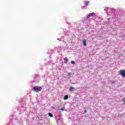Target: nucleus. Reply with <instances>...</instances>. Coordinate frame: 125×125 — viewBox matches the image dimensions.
<instances>
[{"label": "nucleus", "mask_w": 125, "mask_h": 125, "mask_svg": "<svg viewBox=\"0 0 125 125\" xmlns=\"http://www.w3.org/2000/svg\"><path fill=\"white\" fill-rule=\"evenodd\" d=\"M114 20H115V21H118V20H119V19L117 18H115Z\"/></svg>", "instance_id": "obj_13"}, {"label": "nucleus", "mask_w": 125, "mask_h": 125, "mask_svg": "<svg viewBox=\"0 0 125 125\" xmlns=\"http://www.w3.org/2000/svg\"><path fill=\"white\" fill-rule=\"evenodd\" d=\"M84 113H86V110H85L84 111Z\"/></svg>", "instance_id": "obj_16"}, {"label": "nucleus", "mask_w": 125, "mask_h": 125, "mask_svg": "<svg viewBox=\"0 0 125 125\" xmlns=\"http://www.w3.org/2000/svg\"><path fill=\"white\" fill-rule=\"evenodd\" d=\"M123 101L124 102V104H125V98L123 99Z\"/></svg>", "instance_id": "obj_14"}, {"label": "nucleus", "mask_w": 125, "mask_h": 125, "mask_svg": "<svg viewBox=\"0 0 125 125\" xmlns=\"http://www.w3.org/2000/svg\"><path fill=\"white\" fill-rule=\"evenodd\" d=\"M120 75L123 77V78L125 77V70H121L120 71Z\"/></svg>", "instance_id": "obj_2"}, {"label": "nucleus", "mask_w": 125, "mask_h": 125, "mask_svg": "<svg viewBox=\"0 0 125 125\" xmlns=\"http://www.w3.org/2000/svg\"><path fill=\"white\" fill-rule=\"evenodd\" d=\"M70 91H75V88L73 87H70L69 88Z\"/></svg>", "instance_id": "obj_5"}, {"label": "nucleus", "mask_w": 125, "mask_h": 125, "mask_svg": "<svg viewBox=\"0 0 125 125\" xmlns=\"http://www.w3.org/2000/svg\"><path fill=\"white\" fill-rule=\"evenodd\" d=\"M85 3L86 4V5H88V3H89V2L86 1L85 2Z\"/></svg>", "instance_id": "obj_12"}, {"label": "nucleus", "mask_w": 125, "mask_h": 125, "mask_svg": "<svg viewBox=\"0 0 125 125\" xmlns=\"http://www.w3.org/2000/svg\"><path fill=\"white\" fill-rule=\"evenodd\" d=\"M95 13L94 12L89 13L86 15V18L88 19L89 17H92V16H94Z\"/></svg>", "instance_id": "obj_3"}, {"label": "nucleus", "mask_w": 125, "mask_h": 125, "mask_svg": "<svg viewBox=\"0 0 125 125\" xmlns=\"http://www.w3.org/2000/svg\"><path fill=\"white\" fill-rule=\"evenodd\" d=\"M68 76H70V75H71V73H68Z\"/></svg>", "instance_id": "obj_15"}, {"label": "nucleus", "mask_w": 125, "mask_h": 125, "mask_svg": "<svg viewBox=\"0 0 125 125\" xmlns=\"http://www.w3.org/2000/svg\"><path fill=\"white\" fill-rule=\"evenodd\" d=\"M111 83H114V81H111Z\"/></svg>", "instance_id": "obj_17"}, {"label": "nucleus", "mask_w": 125, "mask_h": 125, "mask_svg": "<svg viewBox=\"0 0 125 125\" xmlns=\"http://www.w3.org/2000/svg\"><path fill=\"white\" fill-rule=\"evenodd\" d=\"M48 116L49 117H51V118H52V117H53V115H52V114H51V113H48Z\"/></svg>", "instance_id": "obj_9"}, {"label": "nucleus", "mask_w": 125, "mask_h": 125, "mask_svg": "<svg viewBox=\"0 0 125 125\" xmlns=\"http://www.w3.org/2000/svg\"><path fill=\"white\" fill-rule=\"evenodd\" d=\"M32 89L34 91H36L37 92H39V91H41L42 90V87L34 86L32 88Z\"/></svg>", "instance_id": "obj_1"}, {"label": "nucleus", "mask_w": 125, "mask_h": 125, "mask_svg": "<svg viewBox=\"0 0 125 125\" xmlns=\"http://www.w3.org/2000/svg\"><path fill=\"white\" fill-rule=\"evenodd\" d=\"M63 99L64 100H67V99H68V95L64 96V97H63Z\"/></svg>", "instance_id": "obj_8"}, {"label": "nucleus", "mask_w": 125, "mask_h": 125, "mask_svg": "<svg viewBox=\"0 0 125 125\" xmlns=\"http://www.w3.org/2000/svg\"><path fill=\"white\" fill-rule=\"evenodd\" d=\"M71 64H73V65H75L76 64V62L74 61H71Z\"/></svg>", "instance_id": "obj_10"}, {"label": "nucleus", "mask_w": 125, "mask_h": 125, "mask_svg": "<svg viewBox=\"0 0 125 125\" xmlns=\"http://www.w3.org/2000/svg\"><path fill=\"white\" fill-rule=\"evenodd\" d=\"M110 10L111 11V13H114V12H115V9L110 8Z\"/></svg>", "instance_id": "obj_7"}, {"label": "nucleus", "mask_w": 125, "mask_h": 125, "mask_svg": "<svg viewBox=\"0 0 125 125\" xmlns=\"http://www.w3.org/2000/svg\"><path fill=\"white\" fill-rule=\"evenodd\" d=\"M63 60L64 63H65V64H67V63H68V62L69 61V59H68V58H64Z\"/></svg>", "instance_id": "obj_4"}, {"label": "nucleus", "mask_w": 125, "mask_h": 125, "mask_svg": "<svg viewBox=\"0 0 125 125\" xmlns=\"http://www.w3.org/2000/svg\"><path fill=\"white\" fill-rule=\"evenodd\" d=\"M61 111H64L65 110V107H62L60 109Z\"/></svg>", "instance_id": "obj_11"}, {"label": "nucleus", "mask_w": 125, "mask_h": 125, "mask_svg": "<svg viewBox=\"0 0 125 125\" xmlns=\"http://www.w3.org/2000/svg\"><path fill=\"white\" fill-rule=\"evenodd\" d=\"M83 44L84 46H86V40H84L83 41Z\"/></svg>", "instance_id": "obj_6"}]
</instances>
